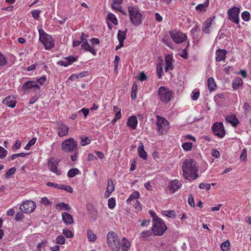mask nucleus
<instances>
[{"mask_svg": "<svg viewBox=\"0 0 251 251\" xmlns=\"http://www.w3.org/2000/svg\"><path fill=\"white\" fill-rule=\"evenodd\" d=\"M184 177L188 179H195L198 177V169L196 162L192 159H187L182 163Z\"/></svg>", "mask_w": 251, "mask_h": 251, "instance_id": "1", "label": "nucleus"}, {"mask_svg": "<svg viewBox=\"0 0 251 251\" xmlns=\"http://www.w3.org/2000/svg\"><path fill=\"white\" fill-rule=\"evenodd\" d=\"M108 246L112 251H119L121 247L120 239L117 234L111 231L107 234Z\"/></svg>", "mask_w": 251, "mask_h": 251, "instance_id": "2", "label": "nucleus"}, {"mask_svg": "<svg viewBox=\"0 0 251 251\" xmlns=\"http://www.w3.org/2000/svg\"><path fill=\"white\" fill-rule=\"evenodd\" d=\"M167 229V227L162 220L154 217L152 221V231L155 235H162Z\"/></svg>", "mask_w": 251, "mask_h": 251, "instance_id": "3", "label": "nucleus"}, {"mask_svg": "<svg viewBox=\"0 0 251 251\" xmlns=\"http://www.w3.org/2000/svg\"><path fill=\"white\" fill-rule=\"evenodd\" d=\"M39 41L43 43L46 50H50L53 48L54 43L51 36L47 34L43 29L38 30Z\"/></svg>", "mask_w": 251, "mask_h": 251, "instance_id": "4", "label": "nucleus"}, {"mask_svg": "<svg viewBox=\"0 0 251 251\" xmlns=\"http://www.w3.org/2000/svg\"><path fill=\"white\" fill-rule=\"evenodd\" d=\"M128 11L131 22L135 25H138L141 24L142 16L141 13H140L138 8L131 6H128Z\"/></svg>", "mask_w": 251, "mask_h": 251, "instance_id": "5", "label": "nucleus"}, {"mask_svg": "<svg viewBox=\"0 0 251 251\" xmlns=\"http://www.w3.org/2000/svg\"><path fill=\"white\" fill-rule=\"evenodd\" d=\"M172 91L169 88L161 86L158 90L157 95L162 102L167 103L171 100L172 96Z\"/></svg>", "mask_w": 251, "mask_h": 251, "instance_id": "6", "label": "nucleus"}, {"mask_svg": "<svg viewBox=\"0 0 251 251\" xmlns=\"http://www.w3.org/2000/svg\"><path fill=\"white\" fill-rule=\"evenodd\" d=\"M77 142L73 138L65 140L61 144L62 150L65 152H71L77 150Z\"/></svg>", "mask_w": 251, "mask_h": 251, "instance_id": "7", "label": "nucleus"}, {"mask_svg": "<svg viewBox=\"0 0 251 251\" xmlns=\"http://www.w3.org/2000/svg\"><path fill=\"white\" fill-rule=\"evenodd\" d=\"M240 12V9L238 7H233L229 8L227 11L228 19L233 23L239 25Z\"/></svg>", "mask_w": 251, "mask_h": 251, "instance_id": "8", "label": "nucleus"}, {"mask_svg": "<svg viewBox=\"0 0 251 251\" xmlns=\"http://www.w3.org/2000/svg\"><path fill=\"white\" fill-rule=\"evenodd\" d=\"M139 197V193L138 191H134L126 200L127 203L134 205L138 211L142 210L141 204L138 200Z\"/></svg>", "mask_w": 251, "mask_h": 251, "instance_id": "9", "label": "nucleus"}, {"mask_svg": "<svg viewBox=\"0 0 251 251\" xmlns=\"http://www.w3.org/2000/svg\"><path fill=\"white\" fill-rule=\"evenodd\" d=\"M22 89L28 93L30 92L37 93L40 91V87L37 82L33 80H28L25 82L23 84Z\"/></svg>", "mask_w": 251, "mask_h": 251, "instance_id": "10", "label": "nucleus"}, {"mask_svg": "<svg viewBox=\"0 0 251 251\" xmlns=\"http://www.w3.org/2000/svg\"><path fill=\"white\" fill-rule=\"evenodd\" d=\"M156 125L158 127V132L162 134L169 128V122L164 118L157 116Z\"/></svg>", "mask_w": 251, "mask_h": 251, "instance_id": "11", "label": "nucleus"}, {"mask_svg": "<svg viewBox=\"0 0 251 251\" xmlns=\"http://www.w3.org/2000/svg\"><path fill=\"white\" fill-rule=\"evenodd\" d=\"M169 33L173 41L176 44L182 43L187 39L186 35L180 31H170Z\"/></svg>", "mask_w": 251, "mask_h": 251, "instance_id": "12", "label": "nucleus"}, {"mask_svg": "<svg viewBox=\"0 0 251 251\" xmlns=\"http://www.w3.org/2000/svg\"><path fill=\"white\" fill-rule=\"evenodd\" d=\"M36 207V203L32 201H26L20 206V210L25 213H31L33 212Z\"/></svg>", "mask_w": 251, "mask_h": 251, "instance_id": "13", "label": "nucleus"}, {"mask_svg": "<svg viewBox=\"0 0 251 251\" xmlns=\"http://www.w3.org/2000/svg\"><path fill=\"white\" fill-rule=\"evenodd\" d=\"M214 134L221 138L225 135V130L224 126L222 123H215L212 127Z\"/></svg>", "mask_w": 251, "mask_h": 251, "instance_id": "14", "label": "nucleus"}, {"mask_svg": "<svg viewBox=\"0 0 251 251\" xmlns=\"http://www.w3.org/2000/svg\"><path fill=\"white\" fill-rule=\"evenodd\" d=\"M59 160L57 159H50L48 161V167L50 171L57 175L61 174V171L58 169Z\"/></svg>", "mask_w": 251, "mask_h": 251, "instance_id": "15", "label": "nucleus"}, {"mask_svg": "<svg viewBox=\"0 0 251 251\" xmlns=\"http://www.w3.org/2000/svg\"><path fill=\"white\" fill-rule=\"evenodd\" d=\"M69 127L67 125L62 123H58L57 126V134L62 137L67 136L69 133Z\"/></svg>", "mask_w": 251, "mask_h": 251, "instance_id": "16", "label": "nucleus"}, {"mask_svg": "<svg viewBox=\"0 0 251 251\" xmlns=\"http://www.w3.org/2000/svg\"><path fill=\"white\" fill-rule=\"evenodd\" d=\"M77 59V57L73 55H71L68 57H65L63 59L57 62V64L64 66L67 67L74 62H75Z\"/></svg>", "mask_w": 251, "mask_h": 251, "instance_id": "17", "label": "nucleus"}, {"mask_svg": "<svg viewBox=\"0 0 251 251\" xmlns=\"http://www.w3.org/2000/svg\"><path fill=\"white\" fill-rule=\"evenodd\" d=\"M215 18V16L211 17L203 23L202 25V31L204 33L206 34H209L210 33V28L213 24Z\"/></svg>", "mask_w": 251, "mask_h": 251, "instance_id": "18", "label": "nucleus"}, {"mask_svg": "<svg viewBox=\"0 0 251 251\" xmlns=\"http://www.w3.org/2000/svg\"><path fill=\"white\" fill-rule=\"evenodd\" d=\"M112 9L114 10H117L123 14H125V13L123 10L122 6L123 0H112Z\"/></svg>", "mask_w": 251, "mask_h": 251, "instance_id": "19", "label": "nucleus"}, {"mask_svg": "<svg viewBox=\"0 0 251 251\" xmlns=\"http://www.w3.org/2000/svg\"><path fill=\"white\" fill-rule=\"evenodd\" d=\"M16 98L11 96L6 97L2 101V103L10 108H14L16 104Z\"/></svg>", "mask_w": 251, "mask_h": 251, "instance_id": "20", "label": "nucleus"}, {"mask_svg": "<svg viewBox=\"0 0 251 251\" xmlns=\"http://www.w3.org/2000/svg\"><path fill=\"white\" fill-rule=\"evenodd\" d=\"M165 70L167 72L170 70H172L174 69L173 65V58L172 55H168L165 57Z\"/></svg>", "mask_w": 251, "mask_h": 251, "instance_id": "21", "label": "nucleus"}, {"mask_svg": "<svg viewBox=\"0 0 251 251\" xmlns=\"http://www.w3.org/2000/svg\"><path fill=\"white\" fill-rule=\"evenodd\" d=\"M138 121L135 116H131L128 118L127 126L131 129H135L137 127Z\"/></svg>", "mask_w": 251, "mask_h": 251, "instance_id": "22", "label": "nucleus"}, {"mask_svg": "<svg viewBox=\"0 0 251 251\" xmlns=\"http://www.w3.org/2000/svg\"><path fill=\"white\" fill-rule=\"evenodd\" d=\"M227 51L224 49H219L216 52V60L217 61H224L226 59Z\"/></svg>", "mask_w": 251, "mask_h": 251, "instance_id": "23", "label": "nucleus"}, {"mask_svg": "<svg viewBox=\"0 0 251 251\" xmlns=\"http://www.w3.org/2000/svg\"><path fill=\"white\" fill-rule=\"evenodd\" d=\"M115 189V185L111 179H108L106 190L105 193V196L108 197Z\"/></svg>", "mask_w": 251, "mask_h": 251, "instance_id": "24", "label": "nucleus"}, {"mask_svg": "<svg viewBox=\"0 0 251 251\" xmlns=\"http://www.w3.org/2000/svg\"><path fill=\"white\" fill-rule=\"evenodd\" d=\"M126 31L119 30L118 32V39L119 41V46L116 47V50H118L120 48L122 47L124 45V41L126 38Z\"/></svg>", "mask_w": 251, "mask_h": 251, "instance_id": "25", "label": "nucleus"}, {"mask_svg": "<svg viewBox=\"0 0 251 251\" xmlns=\"http://www.w3.org/2000/svg\"><path fill=\"white\" fill-rule=\"evenodd\" d=\"M182 184L178 180H174L170 184V190L172 193H175L181 187Z\"/></svg>", "mask_w": 251, "mask_h": 251, "instance_id": "26", "label": "nucleus"}, {"mask_svg": "<svg viewBox=\"0 0 251 251\" xmlns=\"http://www.w3.org/2000/svg\"><path fill=\"white\" fill-rule=\"evenodd\" d=\"M62 219L66 225H70L74 223V220L71 214L67 212L62 214Z\"/></svg>", "mask_w": 251, "mask_h": 251, "instance_id": "27", "label": "nucleus"}, {"mask_svg": "<svg viewBox=\"0 0 251 251\" xmlns=\"http://www.w3.org/2000/svg\"><path fill=\"white\" fill-rule=\"evenodd\" d=\"M209 0H206L203 3L198 4L196 7V10L198 13L204 12L209 5Z\"/></svg>", "mask_w": 251, "mask_h": 251, "instance_id": "28", "label": "nucleus"}, {"mask_svg": "<svg viewBox=\"0 0 251 251\" xmlns=\"http://www.w3.org/2000/svg\"><path fill=\"white\" fill-rule=\"evenodd\" d=\"M138 153L139 156L143 159L146 160L147 159V153L144 149V146L143 143H141L137 148Z\"/></svg>", "mask_w": 251, "mask_h": 251, "instance_id": "29", "label": "nucleus"}, {"mask_svg": "<svg viewBox=\"0 0 251 251\" xmlns=\"http://www.w3.org/2000/svg\"><path fill=\"white\" fill-rule=\"evenodd\" d=\"M226 120L234 127L237 126L239 123L235 115H231L226 116Z\"/></svg>", "mask_w": 251, "mask_h": 251, "instance_id": "30", "label": "nucleus"}, {"mask_svg": "<svg viewBox=\"0 0 251 251\" xmlns=\"http://www.w3.org/2000/svg\"><path fill=\"white\" fill-rule=\"evenodd\" d=\"M81 48L85 50L90 52L93 55L97 54V50L94 48L89 45L87 41H85V43L81 45Z\"/></svg>", "mask_w": 251, "mask_h": 251, "instance_id": "31", "label": "nucleus"}, {"mask_svg": "<svg viewBox=\"0 0 251 251\" xmlns=\"http://www.w3.org/2000/svg\"><path fill=\"white\" fill-rule=\"evenodd\" d=\"M55 208L58 210H66L69 211L71 207L68 204L65 202H58L55 205Z\"/></svg>", "mask_w": 251, "mask_h": 251, "instance_id": "32", "label": "nucleus"}, {"mask_svg": "<svg viewBox=\"0 0 251 251\" xmlns=\"http://www.w3.org/2000/svg\"><path fill=\"white\" fill-rule=\"evenodd\" d=\"M207 86L210 91H213L216 89V84L213 77H209L207 80Z\"/></svg>", "mask_w": 251, "mask_h": 251, "instance_id": "33", "label": "nucleus"}, {"mask_svg": "<svg viewBox=\"0 0 251 251\" xmlns=\"http://www.w3.org/2000/svg\"><path fill=\"white\" fill-rule=\"evenodd\" d=\"M131 246L130 242L126 238H123L121 247L123 251H127L130 249Z\"/></svg>", "mask_w": 251, "mask_h": 251, "instance_id": "34", "label": "nucleus"}, {"mask_svg": "<svg viewBox=\"0 0 251 251\" xmlns=\"http://www.w3.org/2000/svg\"><path fill=\"white\" fill-rule=\"evenodd\" d=\"M243 84V81L240 77H237L233 80L232 87L234 90H237Z\"/></svg>", "mask_w": 251, "mask_h": 251, "instance_id": "35", "label": "nucleus"}, {"mask_svg": "<svg viewBox=\"0 0 251 251\" xmlns=\"http://www.w3.org/2000/svg\"><path fill=\"white\" fill-rule=\"evenodd\" d=\"M88 240L90 242H94L97 239V235L91 229L87 230Z\"/></svg>", "mask_w": 251, "mask_h": 251, "instance_id": "36", "label": "nucleus"}, {"mask_svg": "<svg viewBox=\"0 0 251 251\" xmlns=\"http://www.w3.org/2000/svg\"><path fill=\"white\" fill-rule=\"evenodd\" d=\"M80 172L77 168H73L70 169L67 174V176L69 178H72L76 175L80 174Z\"/></svg>", "mask_w": 251, "mask_h": 251, "instance_id": "37", "label": "nucleus"}, {"mask_svg": "<svg viewBox=\"0 0 251 251\" xmlns=\"http://www.w3.org/2000/svg\"><path fill=\"white\" fill-rule=\"evenodd\" d=\"M107 19L111 22L114 25H117L118 21L116 16L113 13H109L107 15Z\"/></svg>", "mask_w": 251, "mask_h": 251, "instance_id": "38", "label": "nucleus"}, {"mask_svg": "<svg viewBox=\"0 0 251 251\" xmlns=\"http://www.w3.org/2000/svg\"><path fill=\"white\" fill-rule=\"evenodd\" d=\"M80 139H81L80 145L82 146L89 145L91 142V140L87 136H81Z\"/></svg>", "mask_w": 251, "mask_h": 251, "instance_id": "39", "label": "nucleus"}, {"mask_svg": "<svg viewBox=\"0 0 251 251\" xmlns=\"http://www.w3.org/2000/svg\"><path fill=\"white\" fill-rule=\"evenodd\" d=\"M137 90V85L134 82L132 85V92L131 94V98L132 100H135L136 98V93Z\"/></svg>", "mask_w": 251, "mask_h": 251, "instance_id": "40", "label": "nucleus"}, {"mask_svg": "<svg viewBox=\"0 0 251 251\" xmlns=\"http://www.w3.org/2000/svg\"><path fill=\"white\" fill-rule=\"evenodd\" d=\"M62 233L67 238H72L74 237V235L73 232L71 230L68 229V228H64L63 229Z\"/></svg>", "mask_w": 251, "mask_h": 251, "instance_id": "41", "label": "nucleus"}, {"mask_svg": "<svg viewBox=\"0 0 251 251\" xmlns=\"http://www.w3.org/2000/svg\"><path fill=\"white\" fill-rule=\"evenodd\" d=\"M230 243L228 240H226L221 245V249L223 251H228Z\"/></svg>", "mask_w": 251, "mask_h": 251, "instance_id": "42", "label": "nucleus"}, {"mask_svg": "<svg viewBox=\"0 0 251 251\" xmlns=\"http://www.w3.org/2000/svg\"><path fill=\"white\" fill-rule=\"evenodd\" d=\"M241 17L244 21L248 22L251 19V15L248 11H245L242 13Z\"/></svg>", "mask_w": 251, "mask_h": 251, "instance_id": "43", "label": "nucleus"}, {"mask_svg": "<svg viewBox=\"0 0 251 251\" xmlns=\"http://www.w3.org/2000/svg\"><path fill=\"white\" fill-rule=\"evenodd\" d=\"M36 141V138H33L32 139L28 141V142L27 143V144L26 145V146H25V150H29L30 148L32 146L34 145L35 144Z\"/></svg>", "mask_w": 251, "mask_h": 251, "instance_id": "44", "label": "nucleus"}, {"mask_svg": "<svg viewBox=\"0 0 251 251\" xmlns=\"http://www.w3.org/2000/svg\"><path fill=\"white\" fill-rule=\"evenodd\" d=\"M191 96L193 100H196L199 98L200 92L198 90L195 89L192 91Z\"/></svg>", "mask_w": 251, "mask_h": 251, "instance_id": "45", "label": "nucleus"}, {"mask_svg": "<svg viewBox=\"0 0 251 251\" xmlns=\"http://www.w3.org/2000/svg\"><path fill=\"white\" fill-rule=\"evenodd\" d=\"M182 147L184 151H189L192 149V144L189 142H186L182 145Z\"/></svg>", "mask_w": 251, "mask_h": 251, "instance_id": "46", "label": "nucleus"}, {"mask_svg": "<svg viewBox=\"0 0 251 251\" xmlns=\"http://www.w3.org/2000/svg\"><path fill=\"white\" fill-rule=\"evenodd\" d=\"M65 238L63 235H59L56 238V243L58 244L63 245L65 243Z\"/></svg>", "mask_w": 251, "mask_h": 251, "instance_id": "47", "label": "nucleus"}, {"mask_svg": "<svg viewBox=\"0 0 251 251\" xmlns=\"http://www.w3.org/2000/svg\"><path fill=\"white\" fill-rule=\"evenodd\" d=\"M116 205L115 200L113 198H110L108 201V206L110 209H113Z\"/></svg>", "mask_w": 251, "mask_h": 251, "instance_id": "48", "label": "nucleus"}, {"mask_svg": "<svg viewBox=\"0 0 251 251\" xmlns=\"http://www.w3.org/2000/svg\"><path fill=\"white\" fill-rule=\"evenodd\" d=\"M58 189L64 190L71 193L73 192V188L71 186L68 185H60L59 187H58Z\"/></svg>", "mask_w": 251, "mask_h": 251, "instance_id": "49", "label": "nucleus"}, {"mask_svg": "<svg viewBox=\"0 0 251 251\" xmlns=\"http://www.w3.org/2000/svg\"><path fill=\"white\" fill-rule=\"evenodd\" d=\"M247 150L246 149H244L241 152V154L240 156V159L241 161H245L247 160Z\"/></svg>", "mask_w": 251, "mask_h": 251, "instance_id": "50", "label": "nucleus"}, {"mask_svg": "<svg viewBox=\"0 0 251 251\" xmlns=\"http://www.w3.org/2000/svg\"><path fill=\"white\" fill-rule=\"evenodd\" d=\"M243 108L245 114L247 115L250 112L251 107L248 102H246L244 103Z\"/></svg>", "mask_w": 251, "mask_h": 251, "instance_id": "51", "label": "nucleus"}, {"mask_svg": "<svg viewBox=\"0 0 251 251\" xmlns=\"http://www.w3.org/2000/svg\"><path fill=\"white\" fill-rule=\"evenodd\" d=\"M41 203L44 204L45 205H51L52 204V202L50 201L47 197H43L41 199L40 201Z\"/></svg>", "mask_w": 251, "mask_h": 251, "instance_id": "52", "label": "nucleus"}, {"mask_svg": "<svg viewBox=\"0 0 251 251\" xmlns=\"http://www.w3.org/2000/svg\"><path fill=\"white\" fill-rule=\"evenodd\" d=\"M7 63V59L0 52V67L4 66Z\"/></svg>", "mask_w": 251, "mask_h": 251, "instance_id": "53", "label": "nucleus"}, {"mask_svg": "<svg viewBox=\"0 0 251 251\" xmlns=\"http://www.w3.org/2000/svg\"><path fill=\"white\" fill-rule=\"evenodd\" d=\"M41 11L39 10H33L31 11V14L32 17L35 20H38L39 18V15L40 14Z\"/></svg>", "mask_w": 251, "mask_h": 251, "instance_id": "54", "label": "nucleus"}, {"mask_svg": "<svg viewBox=\"0 0 251 251\" xmlns=\"http://www.w3.org/2000/svg\"><path fill=\"white\" fill-rule=\"evenodd\" d=\"M211 187V185L208 183H201L199 185V188L201 189H205L206 191H208L210 190Z\"/></svg>", "mask_w": 251, "mask_h": 251, "instance_id": "55", "label": "nucleus"}, {"mask_svg": "<svg viewBox=\"0 0 251 251\" xmlns=\"http://www.w3.org/2000/svg\"><path fill=\"white\" fill-rule=\"evenodd\" d=\"M162 42L171 49H174L173 44L169 41L168 38H164L162 40Z\"/></svg>", "mask_w": 251, "mask_h": 251, "instance_id": "56", "label": "nucleus"}, {"mask_svg": "<svg viewBox=\"0 0 251 251\" xmlns=\"http://www.w3.org/2000/svg\"><path fill=\"white\" fill-rule=\"evenodd\" d=\"M28 153H19L16 154H14L12 155L11 156L10 158L11 160L15 159L16 157H24L26 156Z\"/></svg>", "mask_w": 251, "mask_h": 251, "instance_id": "57", "label": "nucleus"}, {"mask_svg": "<svg viewBox=\"0 0 251 251\" xmlns=\"http://www.w3.org/2000/svg\"><path fill=\"white\" fill-rule=\"evenodd\" d=\"M7 154V151L4 149L3 147L0 146V158L5 157Z\"/></svg>", "mask_w": 251, "mask_h": 251, "instance_id": "58", "label": "nucleus"}, {"mask_svg": "<svg viewBox=\"0 0 251 251\" xmlns=\"http://www.w3.org/2000/svg\"><path fill=\"white\" fill-rule=\"evenodd\" d=\"M15 171L16 169L14 167H12L9 169L5 175V177L6 178H9L10 176L13 175L15 173Z\"/></svg>", "mask_w": 251, "mask_h": 251, "instance_id": "59", "label": "nucleus"}, {"mask_svg": "<svg viewBox=\"0 0 251 251\" xmlns=\"http://www.w3.org/2000/svg\"><path fill=\"white\" fill-rule=\"evenodd\" d=\"M47 81V78L46 76H43L37 79V82L39 83L41 85H44Z\"/></svg>", "mask_w": 251, "mask_h": 251, "instance_id": "60", "label": "nucleus"}, {"mask_svg": "<svg viewBox=\"0 0 251 251\" xmlns=\"http://www.w3.org/2000/svg\"><path fill=\"white\" fill-rule=\"evenodd\" d=\"M166 215L170 218H174L176 217V213L174 211H165Z\"/></svg>", "mask_w": 251, "mask_h": 251, "instance_id": "61", "label": "nucleus"}, {"mask_svg": "<svg viewBox=\"0 0 251 251\" xmlns=\"http://www.w3.org/2000/svg\"><path fill=\"white\" fill-rule=\"evenodd\" d=\"M156 73L159 78L162 77V74H163V69L161 67H157L156 69Z\"/></svg>", "mask_w": 251, "mask_h": 251, "instance_id": "62", "label": "nucleus"}, {"mask_svg": "<svg viewBox=\"0 0 251 251\" xmlns=\"http://www.w3.org/2000/svg\"><path fill=\"white\" fill-rule=\"evenodd\" d=\"M180 56L184 58L187 59L188 58V54L186 49H184L179 52Z\"/></svg>", "mask_w": 251, "mask_h": 251, "instance_id": "63", "label": "nucleus"}, {"mask_svg": "<svg viewBox=\"0 0 251 251\" xmlns=\"http://www.w3.org/2000/svg\"><path fill=\"white\" fill-rule=\"evenodd\" d=\"M188 202L189 204L191 207H194L195 206V203H194V199H193V196L191 195H189V196L188 200Z\"/></svg>", "mask_w": 251, "mask_h": 251, "instance_id": "64", "label": "nucleus"}]
</instances>
